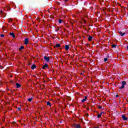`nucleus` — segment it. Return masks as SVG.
I'll use <instances>...</instances> for the list:
<instances>
[{
  "mask_svg": "<svg viewBox=\"0 0 128 128\" xmlns=\"http://www.w3.org/2000/svg\"><path fill=\"white\" fill-rule=\"evenodd\" d=\"M24 46H21L20 48H19V50H20V52H22V50H24Z\"/></svg>",
  "mask_w": 128,
  "mask_h": 128,
  "instance_id": "2eb2a0df",
  "label": "nucleus"
},
{
  "mask_svg": "<svg viewBox=\"0 0 128 128\" xmlns=\"http://www.w3.org/2000/svg\"><path fill=\"white\" fill-rule=\"evenodd\" d=\"M83 22H84V24H86V20H83Z\"/></svg>",
  "mask_w": 128,
  "mask_h": 128,
  "instance_id": "a878e982",
  "label": "nucleus"
},
{
  "mask_svg": "<svg viewBox=\"0 0 128 128\" xmlns=\"http://www.w3.org/2000/svg\"><path fill=\"white\" fill-rule=\"evenodd\" d=\"M58 30H60V28H58V29L56 30L55 32H58Z\"/></svg>",
  "mask_w": 128,
  "mask_h": 128,
  "instance_id": "cd10ccee",
  "label": "nucleus"
},
{
  "mask_svg": "<svg viewBox=\"0 0 128 128\" xmlns=\"http://www.w3.org/2000/svg\"><path fill=\"white\" fill-rule=\"evenodd\" d=\"M6 90H7L8 92H10V90L9 88H7Z\"/></svg>",
  "mask_w": 128,
  "mask_h": 128,
  "instance_id": "7c9ffc66",
  "label": "nucleus"
},
{
  "mask_svg": "<svg viewBox=\"0 0 128 128\" xmlns=\"http://www.w3.org/2000/svg\"><path fill=\"white\" fill-rule=\"evenodd\" d=\"M0 46H2V44L0 43Z\"/></svg>",
  "mask_w": 128,
  "mask_h": 128,
  "instance_id": "ea45409f",
  "label": "nucleus"
},
{
  "mask_svg": "<svg viewBox=\"0 0 128 128\" xmlns=\"http://www.w3.org/2000/svg\"><path fill=\"white\" fill-rule=\"evenodd\" d=\"M104 62H108V58H104Z\"/></svg>",
  "mask_w": 128,
  "mask_h": 128,
  "instance_id": "393cba45",
  "label": "nucleus"
},
{
  "mask_svg": "<svg viewBox=\"0 0 128 128\" xmlns=\"http://www.w3.org/2000/svg\"><path fill=\"white\" fill-rule=\"evenodd\" d=\"M122 119L123 120H128V118L126 116V115H122Z\"/></svg>",
  "mask_w": 128,
  "mask_h": 128,
  "instance_id": "423d86ee",
  "label": "nucleus"
},
{
  "mask_svg": "<svg viewBox=\"0 0 128 128\" xmlns=\"http://www.w3.org/2000/svg\"><path fill=\"white\" fill-rule=\"evenodd\" d=\"M98 118H102V113L98 114Z\"/></svg>",
  "mask_w": 128,
  "mask_h": 128,
  "instance_id": "a211bd4d",
  "label": "nucleus"
},
{
  "mask_svg": "<svg viewBox=\"0 0 128 128\" xmlns=\"http://www.w3.org/2000/svg\"><path fill=\"white\" fill-rule=\"evenodd\" d=\"M65 50H70V46L65 45Z\"/></svg>",
  "mask_w": 128,
  "mask_h": 128,
  "instance_id": "1a4fd4ad",
  "label": "nucleus"
},
{
  "mask_svg": "<svg viewBox=\"0 0 128 128\" xmlns=\"http://www.w3.org/2000/svg\"><path fill=\"white\" fill-rule=\"evenodd\" d=\"M11 94H14V90H10Z\"/></svg>",
  "mask_w": 128,
  "mask_h": 128,
  "instance_id": "bb28decb",
  "label": "nucleus"
},
{
  "mask_svg": "<svg viewBox=\"0 0 128 128\" xmlns=\"http://www.w3.org/2000/svg\"><path fill=\"white\" fill-rule=\"evenodd\" d=\"M47 106H52V103H50V102H47Z\"/></svg>",
  "mask_w": 128,
  "mask_h": 128,
  "instance_id": "dca6fc26",
  "label": "nucleus"
},
{
  "mask_svg": "<svg viewBox=\"0 0 128 128\" xmlns=\"http://www.w3.org/2000/svg\"><path fill=\"white\" fill-rule=\"evenodd\" d=\"M10 36H12V38H16V35H14V32L10 33Z\"/></svg>",
  "mask_w": 128,
  "mask_h": 128,
  "instance_id": "f8f14e48",
  "label": "nucleus"
},
{
  "mask_svg": "<svg viewBox=\"0 0 128 128\" xmlns=\"http://www.w3.org/2000/svg\"><path fill=\"white\" fill-rule=\"evenodd\" d=\"M119 96H118V95H116V98H119Z\"/></svg>",
  "mask_w": 128,
  "mask_h": 128,
  "instance_id": "c85d7f7f",
  "label": "nucleus"
},
{
  "mask_svg": "<svg viewBox=\"0 0 128 128\" xmlns=\"http://www.w3.org/2000/svg\"><path fill=\"white\" fill-rule=\"evenodd\" d=\"M119 34H120L121 36H124V34H126V32L122 33V32L120 31L119 32Z\"/></svg>",
  "mask_w": 128,
  "mask_h": 128,
  "instance_id": "9b49d317",
  "label": "nucleus"
},
{
  "mask_svg": "<svg viewBox=\"0 0 128 128\" xmlns=\"http://www.w3.org/2000/svg\"><path fill=\"white\" fill-rule=\"evenodd\" d=\"M87 98H88V96H85L84 98L82 100V102H83V103L84 102H86V100Z\"/></svg>",
  "mask_w": 128,
  "mask_h": 128,
  "instance_id": "9d476101",
  "label": "nucleus"
},
{
  "mask_svg": "<svg viewBox=\"0 0 128 128\" xmlns=\"http://www.w3.org/2000/svg\"><path fill=\"white\" fill-rule=\"evenodd\" d=\"M100 114H104V112H102Z\"/></svg>",
  "mask_w": 128,
  "mask_h": 128,
  "instance_id": "72a5a7b5",
  "label": "nucleus"
},
{
  "mask_svg": "<svg viewBox=\"0 0 128 128\" xmlns=\"http://www.w3.org/2000/svg\"><path fill=\"white\" fill-rule=\"evenodd\" d=\"M126 81L122 82V86H120L119 88L120 90H122V88H124V86H126Z\"/></svg>",
  "mask_w": 128,
  "mask_h": 128,
  "instance_id": "f257e3e1",
  "label": "nucleus"
},
{
  "mask_svg": "<svg viewBox=\"0 0 128 128\" xmlns=\"http://www.w3.org/2000/svg\"><path fill=\"white\" fill-rule=\"evenodd\" d=\"M54 48H60V44H56Z\"/></svg>",
  "mask_w": 128,
  "mask_h": 128,
  "instance_id": "f3484780",
  "label": "nucleus"
},
{
  "mask_svg": "<svg viewBox=\"0 0 128 128\" xmlns=\"http://www.w3.org/2000/svg\"><path fill=\"white\" fill-rule=\"evenodd\" d=\"M92 40V36H89L88 38V40L89 42H90Z\"/></svg>",
  "mask_w": 128,
  "mask_h": 128,
  "instance_id": "4468645a",
  "label": "nucleus"
},
{
  "mask_svg": "<svg viewBox=\"0 0 128 128\" xmlns=\"http://www.w3.org/2000/svg\"><path fill=\"white\" fill-rule=\"evenodd\" d=\"M83 72H84V71Z\"/></svg>",
  "mask_w": 128,
  "mask_h": 128,
  "instance_id": "a19ab883",
  "label": "nucleus"
},
{
  "mask_svg": "<svg viewBox=\"0 0 128 128\" xmlns=\"http://www.w3.org/2000/svg\"><path fill=\"white\" fill-rule=\"evenodd\" d=\"M73 126L75 128H82V126H80V124H73Z\"/></svg>",
  "mask_w": 128,
  "mask_h": 128,
  "instance_id": "f03ea898",
  "label": "nucleus"
},
{
  "mask_svg": "<svg viewBox=\"0 0 128 128\" xmlns=\"http://www.w3.org/2000/svg\"><path fill=\"white\" fill-rule=\"evenodd\" d=\"M16 88H20V86H22V85H20V84L17 82V83H16Z\"/></svg>",
  "mask_w": 128,
  "mask_h": 128,
  "instance_id": "6e6552de",
  "label": "nucleus"
},
{
  "mask_svg": "<svg viewBox=\"0 0 128 128\" xmlns=\"http://www.w3.org/2000/svg\"><path fill=\"white\" fill-rule=\"evenodd\" d=\"M80 74L81 75V76H84V73L83 72H81V73H80Z\"/></svg>",
  "mask_w": 128,
  "mask_h": 128,
  "instance_id": "c756f323",
  "label": "nucleus"
},
{
  "mask_svg": "<svg viewBox=\"0 0 128 128\" xmlns=\"http://www.w3.org/2000/svg\"><path fill=\"white\" fill-rule=\"evenodd\" d=\"M87 110H89V108H87Z\"/></svg>",
  "mask_w": 128,
  "mask_h": 128,
  "instance_id": "58836bf2",
  "label": "nucleus"
},
{
  "mask_svg": "<svg viewBox=\"0 0 128 128\" xmlns=\"http://www.w3.org/2000/svg\"><path fill=\"white\" fill-rule=\"evenodd\" d=\"M36 68V64H33L31 66L32 70H34Z\"/></svg>",
  "mask_w": 128,
  "mask_h": 128,
  "instance_id": "ddd939ff",
  "label": "nucleus"
},
{
  "mask_svg": "<svg viewBox=\"0 0 128 128\" xmlns=\"http://www.w3.org/2000/svg\"><path fill=\"white\" fill-rule=\"evenodd\" d=\"M0 37L1 38H4V34H0Z\"/></svg>",
  "mask_w": 128,
  "mask_h": 128,
  "instance_id": "b1692460",
  "label": "nucleus"
},
{
  "mask_svg": "<svg viewBox=\"0 0 128 128\" xmlns=\"http://www.w3.org/2000/svg\"><path fill=\"white\" fill-rule=\"evenodd\" d=\"M12 22V18L8 19V22Z\"/></svg>",
  "mask_w": 128,
  "mask_h": 128,
  "instance_id": "4be33fe9",
  "label": "nucleus"
},
{
  "mask_svg": "<svg viewBox=\"0 0 128 128\" xmlns=\"http://www.w3.org/2000/svg\"><path fill=\"white\" fill-rule=\"evenodd\" d=\"M0 14H2V18H4L5 16H6V13L4 12H3L2 10H1L0 11Z\"/></svg>",
  "mask_w": 128,
  "mask_h": 128,
  "instance_id": "7ed1b4c3",
  "label": "nucleus"
},
{
  "mask_svg": "<svg viewBox=\"0 0 128 128\" xmlns=\"http://www.w3.org/2000/svg\"><path fill=\"white\" fill-rule=\"evenodd\" d=\"M102 108V106H99L98 108H100H100Z\"/></svg>",
  "mask_w": 128,
  "mask_h": 128,
  "instance_id": "473e14b6",
  "label": "nucleus"
},
{
  "mask_svg": "<svg viewBox=\"0 0 128 128\" xmlns=\"http://www.w3.org/2000/svg\"><path fill=\"white\" fill-rule=\"evenodd\" d=\"M8 96H10V93H8Z\"/></svg>",
  "mask_w": 128,
  "mask_h": 128,
  "instance_id": "c9c22d12",
  "label": "nucleus"
},
{
  "mask_svg": "<svg viewBox=\"0 0 128 128\" xmlns=\"http://www.w3.org/2000/svg\"><path fill=\"white\" fill-rule=\"evenodd\" d=\"M127 50H128V46H127Z\"/></svg>",
  "mask_w": 128,
  "mask_h": 128,
  "instance_id": "4c0bfd02",
  "label": "nucleus"
},
{
  "mask_svg": "<svg viewBox=\"0 0 128 128\" xmlns=\"http://www.w3.org/2000/svg\"><path fill=\"white\" fill-rule=\"evenodd\" d=\"M28 64V66H30V63H29Z\"/></svg>",
  "mask_w": 128,
  "mask_h": 128,
  "instance_id": "e433bc0d",
  "label": "nucleus"
},
{
  "mask_svg": "<svg viewBox=\"0 0 128 128\" xmlns=\"http://www.w3.org/2000/svg\"><path fill=\"white\" fill-rule=\"evenodd\" d=\"M24 44L26 46L28 44V38H26L24 40Z\"/></svg>",
  "mask_w": 128,
  "mask_h": 128,
  "instance_id": "20e7f679",
  "label": "nucleus"
},
{
  "mask_svg": "<svg viewBox=\"0 0 128 128\" xmlns=\"http://www.w3.org/2000/svg\"><path fill=\"white\" fill-rule=\"evenodd\" d=\"M58 22H59V24H62V20L59 19L58 20Z\"/></svg>",
  "mask_w": 128,
  "mask_h": 128,
  "instance_id": "6ab92c4d",
  "label": "nucleus"
},
{
  "mask_svg": "<svg viewBox=\"0 0 128 128\" xmlns=\"http://www.w3.org/2000/svg\"><path fill=\"white\" fill-rule=\"evenodd\" d=\"M22 110V108H18V110Z\"/></svg>",
  "mask_w": 128,
  "mask_h": 128,
  "instance_id": "2f4dec72",
  "label": "nucleus"
},
{
  "mask_svg": "<svg viewBox=\"0 0 128 128\" xmlns=\"http://www.w3.org/2000/svg\"><path fill=\"white\" fill-rule=\"evenodd\" d=\"M28 102H32V98H29L28 99Z\"/></svg>",
  "mask_w": 128,
  "mask_h": 128,
  "instance_id": "412c9836",
  "label": "nucleus"
},
{
  "mask_svg": "<svg viewBox=\"0 0 128 128\" xmlns=\"http://www.w3.org/2000/svg\"><path fill=\"white\" fill-rule=\"evenodd\" d=\"M68 1V0H64L65 2Z\"/></svg>",
  "mask_w": 128,
  "mask_h": 128,
  "instance_id": "f704fd0d",
  "label": "nucleus"
},
{
  "mask_svg": "<svg viewBox=\"0 0 128 128\" xmlns=\"http://www.w3.org/2000/svg\"><path fill=\"white\" fill-rule=\"evenodd\" d=\"M6 8H7V10H10V5L8 4L7 6H6Z\"/></svg>",
  "mask_w": 128,
  "mask_h": 128,
  "instance_id": "5701e85b",
  "label": "nucleus"
},
{
  "mask_svg": "<svg viewBox=\"0 0 128 128\" xmlns=\"http://www.w3.org/2000/svg\"><path fill=\"white\" fill-rule=\"evenodd\" d=\"M44 60H46V62H50V57L49 56H44Z\"/></svg>",
  "mask_w": 128,
  "mask_h": 128,
  "instance_id": "39448f33",
  "label": "nucleus"
},
{
  "mask_svg": "<svg viewBox=\"0 0 128 128\" xmlns=\"http://www.w3.org/2000/svg\"><path fill=\"white\" fill-rule=\"evenodd\" d=\"M46 68H48V64H46L44 66H43L42 68H43V70H46Z\"/></svg>",
  "mask_w": 128,
  "mask_h": 128,
  "instance_id": "0eeeda50",
  "label": "nucleus"
},
{
  "mask_svg": "<svg viewBox=\"0 0 128 128\" xmlns=\"http://www.w3.org/2000/svg\"><path fill=\"white\" fill-rule=\"evenodd\" d=\"M112 48H116V44H112Z\"/></svg>",
  "mask_w": 128,
  "mask_h": 128,
  "instance_id": "aec40b11",
  "label": "nucleus"
}]
</instances>
